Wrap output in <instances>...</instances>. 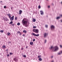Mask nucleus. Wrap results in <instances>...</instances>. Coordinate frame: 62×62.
<instances>
[{
	"mask_svg": "<svg viewBox=\"0 0 62 62\" xmlns=\"http://www.w3.org/2000/svg\"><path fill=\"white\" fill-rule=\"evenodd\" d=\"M54 48V50H53V51H54V52H56V51H58L59 49L58 47L57 46H55Z\"/></svg>",
	"mask_w": 62,
	"mask_h": 62,
	"instance_id": "obj_1",
	"label": "nucleus"
},
{
	"mask_svg": "<svg viewBox=\"0 0 62 62\" xmlns=\"http://www.w3.org/2000/svg\"><path fill=\"white\" fill-rule=\"evenodd\" d=\"M32 31L33 32H35L36 33H39V30L37 29H33Z\"/></svg>",
	"mask_w": 62,
	"mask_h": 62,
	"instance_id": "obj_2",
	"label": "nucleus"
},
{
	"mask_svg": "<svg viewBox=\"0 0 62 62\" xmlns=\"http://www.w3.org/2000/svg\"><path fill=\"white\" fill-rule=\"evenodd\" d=\"M22 24L24 26H25V24H27V21H22Z\"/></svg>",
	"mask_w": 62,
	"mask_h": 62,
	"instance_id": "obj_3",
	"label": "nucleus"
},
{
	"mask_svg": "<svg viewBox=\"0 0 62 62\" xmlns=\"http://www.w3.org/2000/svg\"><path fill=\"white\" fill-rule=\"evenodd\" d=\"M44 38H47L48 37V34L47 33H45L44 34Z\"/></svg>",
	"mask_w": 62,
	"mask_h": 62,
	"instance_id": "obj_4",
	"label": "nucleus"
},
{
	"mask_svg": "<svg viewBox=\"0 0 62 62\" xmlns=\"http://www.w3.org/2000/svg\"><path fill=\"white\" fill-rule=\"evenodd\" d=\"M51 29L52 30H54V28H55V27H54V25H51Z\"/></svg>",
	"mask_w": 62,
	"mask_h": 62,
	"instance_id": "obj_5",
	"label": "nucleus"
},
{
	"mask_svg": "<svg viewBox=\"0 0 62 62\" xmlns=\"http://www.w3.org/2000/svg\"><path fill=\"white\" fill-rule=\"evenodd\" d=\"M32 35L33 36H36V37H38V36H39V34H35L34 33H32Z\"/></svg>",
	"mask_w": 62,
	"mask_h": 62,
	"instance_id": "obj_6",
	"label": "nucleus"
},
{
	"mask_svg": "<svg viewBox=\"0 0 62 62\" xmlns=\"http://www.w3.org/2000/svg\"><path fill=\"white\" fill-rule=\"evenodd\" d=\"M14 16H13L12 17H11L10 19L11 21H13V20H14Z\"/></svg>",
	"mask_w": 62,
	"mask_h": 62,
	"instance_id": "obj_7",
	"label": "nucleus"
},
{
	"mask_svg": "<svg viewBox=\"0 0 62 62\" xmlns=\"http://www.w3.org/2000/svg\"><path fill=\"white\" fill-rule=\"evenodd\" d=\"M40 11L41 15H43L44 14V13L43 12V11Z\"/></svg>",
	"mask_w": 62,
	"mask_h": 62,
	"instance_id": "obj_8",
	"label": "nucleus"
},
{
	"mask_svg": "<svg viewBox=\"0 0 62 62\" xmlns=\"http://www.w3.org/2000/svg\"><path fill=\"white\" fill-rule=\"evenodd\" d=\"M36 19L34 18H32V22H36Z\"/></svg>",
	"mask_w": 62,
	"mask_h": 62,
	"instance_id": "obj_9",
	"label": "nucleus"
},
{
	"mask_svg": "<svg viewBox=\"0 0 62 62\" xmlns=\"http://www.w3.org/2000/svg\"><path fill=\"white\" fill-rule=\"evenodd\" d=\"M19 14H20V15H21V13H22V11L21 10H20L19 11Z\"/></svg>",
	"mask_w": 62,
	"mask_h": 62,
	"instance_id": "obj_10",
	"label": "nucleus"
},
{
	"mask_svg": "<svg viewBox=\"0 0 62 62\" xmlns=\"http://www.w3.org/2000/svg\"><path fill=\"white\" fill-rule=\"evenodd\" d=\"M53 49H54V47H53V46H51L50 48H49V49H50V50Z\"/></svg>",
	"mask_w": 62,
	"mask_h": 62,
	"instance_id": "obj_11",
	"label": "nucleus"
},
{
	"mask_svg": "<svg viewBox=\"0 0 62 62\" xmlns=\"http://www.w3.org/2000/svg\"><path fill=\"white\" fill-rule=\"evenodd\" d=\"M30 44L31 45H32L33 44V42H31L30 43Z\"/></svg>",
	"mask_w": 62,
	"mask_h": 62,
	"instance_id": "obj_12",
	"label": "nucleus"
},
{
	"mask_svg": "<svg viewBox=\"0 0 62 62\" xmlns=\"http://www.w3.org/2000/svg\"><path fill=\"white\" fill-rule=\"evenodd\" d=\"M23 33H26V32H27V31H26L24 30L23 31Z\"/></svg>",
	"mask_w": 62,
	"mask_h": 62,
	"instance_id": "obj_13",
	"label": "nucleus"
},
{
	"mask_svg": "<svg viewBox=\"0 0 62 62\" xmlns=\"http://www.w3.org/2000/svg\"><path fill=\"white\" fill-rule=\"evenodd\" d=\"M7 34L8 36H10V33L9 32H8L7 33Z\"/></svg>",
	"mask_w": 62,
	"mask_h": 62,
	"instance_id": "obj_14",
	"label": "nucleus"
},
{
	"mask_svg": "<svg viewBox=\"0 0 62 62\" xmlns=\"http://www.w3.org/2000/svg\"><path fill=\"white\" fill-rule=\"evenodd\" d=\"M39 61H42V59L41 58H39Z\"/></svg>",
	"mask_w": 62,
	"mask_h": 62,
	"instance_id": "obj_15",
	"label": "nucleus"
},
{
	"mask_svg": "<svg viewBox=\"0 0 62 62\" xmlns=\"http://www.w3.org/2000/svg\"><path fill=\"white\" fill-rule=\"evenodd\" d=\"M60 18V17H57L56 18V19L57 20H58V19H59Z\"/></svg>",
	"mask_w": 62,
	"mask_h": 62,
	"instance_id": "obj_16",
	"label": "nucleus"
},
{
	"mask_svg": "<svg viewBox=\"0 0 62 62\" xmlns=\"http://www.w3.org/2000/svg\"><path fill=\"white\" fill-rule=\"evenodd\" d=\"M13 23V21H11V22H10L9 23V24H12Z\"/></svg>",
	"mask_w": 62,
	"mask_h": 62,
	"instance_id": "obj_17",
	"label": "nucleus"
},
{
	"mask_svg": "<svg viewBox=\"0 0 62 62\" xmlns=\"http://www.w3.org/2000/svg\"><path fill=\"white\" fill-rule=\"evenodd\" d=\"M5 19H6V21H9V20H8V18H7V17H5Z\"/></svg>",
	"mask_w": 62,
	"mask_h": 62,
	"instance_id": "obj_18",
	"label": "nucleus"
},
{
	"mask_svg": "<svg viewBox=\"0 0 62 62\" xmlns=\"http://www.w3.org/2000/svg\"><path fill=\"white\" fill-rule=\"evenodd\" d=\"M0 32L1 33H3V32H4V30H1L0 31Z\"/></svg>",
	"mask_w": 62,
	"mask_h": 62,
	"instance_id": "obj_19",
	"label": "nucleus"
},
{
	"mask_svg": "<svg viewBox=\"0 0 62 62\" xmlns=\"http://www.w3.org/2000/svg\"><path fill=\"white\" fill-rule=\"evenodd\" d=\"M2 47L3 48H6V46L5 45H3V46H2Z\"/></svg>",
	"mask_w": 62,
	"mask_h": 62,
	"instance_id": "obj_20",
	"label": "nucleus"
},
{
	"mask_svg": "<svg viewBox=\"0 0 62 62\" xmlns=\"http://www.w3.org/2000/svg\"><path fill=\"white\" fill-rule=\"evenodd\" d=\"M26 20V18H24L23 20V21H25Z\"/></svg>",
	"mask_w": 62,
	"mask_h": 62,
	"instance_id": "obj_21",
	"label": "nucleus"
},
{
	"mask_svg": "<svg viewBox=\"0 0 62 62\" xmlns=\"http://www.w3.org/2000/svg\"><path fill=\"white\" fill-rule=\"evenodd\" d=\"M17 25H20V23H18L17 24Z\"/></svg>",
	"mask_w": 62,
	"mask_h": 62,
	"instance_id": "obj_22",
	"label": "nucleus"
},
{
	"mask_svg": "<svg viewBox=\"0 0 62 62\" xmlns=\"http://www.w3.org/2000/svg\"><path fill=\"white\" fill-rule=\"evenodd\" d=\"M45 27H46V28H48V25H45Z\"/></svg>",
	"mask_w": 62,
	"mask_h": 62,
	"instance_id": "obj_23",
	"label": "nucleus"
},
{
	"mask_svg": "<svg viewBox=\"0 0 62 62\" xmlns=\"http://www.w3.org/2000/svg\"><path fill=\"white\" fill-rule=\"evenodd\" d=\"M61 52L60 51V52L58 53V54H61Z\"/></svg>",
	"mask_w": 62,
	"mask_h": 62,
	"instance_id": "obj_24",
	"label": "nucleus"
},
{
	"mask_svg": "<svg viewBox=\"0 0 62 62\" xmlns=\"http://www.w3.org/2000/svg\"><path fill=\"white\" fill-rule=\"evenodd\" d=\"M17 17H15V20H16H16H17Z\"/></svg>",
	"mask_w": 62,
	"mask_h": 62,
	"instance_id": "obj_25",
	"label": "nucleus"
},
{
	"mask_svg": "<svg viewBox=\"0 0 62 62\" xmlns=\"http://www.w3.org/2000/svg\"><path fill=\"white\" fill-rule=\"evenodd\" d=\"M9 54H10V55H12V54H12V53H9Z\"/></svg>",
	"mask_w": 62,
	"mask_h": 62,
	"instance_id": "obj_26",
	"label": "nucleus"
},
{
	"mask_svg": "<svg viewBox=\"0 0 62 62\" xmlns=\"http://www.w3.org/2000/svg\"><path fill=\"white\" fill-rule=\"evenodd\" d=\"M9 54H7V57H9Z\"/></svg>",
	"mask_w": 62,
	"mask_h": 62,
	"instance_id": "obj_27",
	"label": "nucleus"
},
{
	"mask_svg": "<svg viewBox=\"0 0 62 62\" xmlns=\"http://www.w3.org/2000/svg\"><path fill=\"white\" fill-rule=\"evenodd\" d=\"M14 24H11V25H12V26H14Z\"/></svg>",
	"mask_w": 62,
	"mask_h": 62,
	"instance_id": "obj_28",
	"label": "nucleus"
},
{
	"mask_svg": "<svg viewBox=\"0 0 62 62\" xmlns=\"http://www.w3.org/2000/svg\"><path fill=\"white\" fill-rule=\"evenodd\" d=\"M36 28V27L35 26H33V28Z\"/></svg>",
	"mask_w": 62,
	"mask_h": 62,
	"instance_id": "obj_29",
	"label": "nucleus"
},
{
	"mask_svg": "<svg viewBox=\"0 0 62 62\" xmlns=\"http://www.w3.org/2000/svg\"><path fill=\"white\" fill-rule=\"evenodd\" d=\"M46 42H47V40H45V43H46Z\"/></svg>",
	"mask_w": 62,
	"mask_h": 62,
	"instance_id": "obj_30",
	"label": "nucleus"
},
{
	"mask_svg": "<svg viewBox=\"0 0 62 62\" xmlns=\"http://www.w3.org/2000/svg\"><path fill=\"white\" fill-rule=\"evenodd\" d=\"M4 8H7V7H6V6H4Z\"/></svg>",
	"mask_w": 62,
	"mask_h": 62,
	"instance_id": "obj_31",
	"label": "nucleus"
},
{
	"mask_svg": "<svg viewBox=\"0 0 62 62\" xmlns=\"http://www.w3.org/2000/svg\"><path fill=\"white\" fill-rule=\"evenodd\" d=\"M51 58H53V56H51Z\"/></svg>",
	"mask_w": 62,
	"mask_h": 62,
	"instance_id": "obj_32",
	"label": "nucleus"
},
{
	"mask_svg": "<svg viewBox=\"0 0 62 62\" xmlns=\"http://www.w3.org/2000/svg\"><path fill=\"white\" fill-rule=\"evenodd\" d=\"M11 10H12V9H13V7H11Z\"/></svg>",
	"mask_w": 62,
	"mask_h": 62,
	"instance_id": "obj_33",
	"label": "nucleus"
},
{
	"mask_svg": "<svg viewBox=\"0 0 62 62\" xmlns=\"http://www.w3.org/2000/svg\"><path fill=\"white\" fill-rule=\"evenodd\" d=\"M23 57H25V58L26 57V55H24L23 56Z\"/></svg>",
	"mask_w": 62,
	"mask_h": 62,
	"instance_id": "obj_34",
	"label": "nucleus"
},
{
	"mask_svg": "<svg viewBox=\"0 0 62 62\" xmlns=\"http://www.w3.org/2000/svg\"><path fill=\"white\" fill-rule=\"evenodd\" d=\"M14 60H15V61H16V58H15L14 59Z\"/></svg>",
	"mask_w": 62,
	"mask_h": 62,
	"instance_id": "obj_35",
	"label": "nucleus"
},
{
	"mask_svg": "<svg viewBox=\"0 0 62 62\" xmlns=\"http://www.w3.org/2000/svg\"><path fill=\"white\" fill-rule=\"evenodd\" d=\"M41 57V55H40V56H39V58H40Z\"/></svg>",
	"mask_w": 62,
	"mask_h": 62,
	"instance_id": "obj_36",
	"label": "nucleus"
},
{
	"mask_svg": "<svg viewBox=\"0 0 62 62\" xmlns=\"http://www.w3.org/2000/svg\"><path fill=\"white\" fill-rule=\"evenodd\" d=\"M41 8V7H40V5H39V8Z\"/></svg>",
	"mask_w": 62,
	"mask_h": 62,
	"instance_id": "obj_37",
	"label": "nucleus"
},
{
	"mask_svg": "<svg viewBox=\"0 0 62 62\" xmlns=\"http://www.w3.org/2000/svg\"><path fill=\"white\" fill-rule=\"evenodd\" d=\"M6 52H7H7H8V49H7V50H6Z\"/></svg>",
	"mask_w": 62,
	"mask_h": 62,
	"instance_id": "obj_38",
	"label": "nucleus"
},
{
	"mask_svg": "<svg viewBox=\"0 0 62 62\" xmlns=\"http://www.w3.org/2000/svg\"><path fill=\"white\" fill-rule=\"evenodd\" d=\"M33 41H35V39H34L33 40Z\"/></svg>",
	"mask_w": 62,
	"mask_h": 62,
	"instance_id": "obj_39",
	"label": "nucleus"
},
{
	"mask_svg": "<svg viewBox=\"0 0 62 62\" xmlns=\"http://www.w3.org/2000/svg\"><path fill=\"white\" fill-rule=\"evenodd\" d=\"M9 17L10 19V18H11V16H9Z\"/></svg>",
	"mask_w": 62,
	"mask_h": 62,
	"instance_id": "obj_40",
	"label": "nucleus"
},
{
	"mask_svg": "<svg viewBox=\"0 0 62 62\" xmlns=\"http://www.w3.org/2000/svg\"><path fill=\"white\" fill-rule=\"evenodd\" d=\"M21 50H23V48H21Z\"/></svg>",
	"mask_w": 62,
	"mask_h": 62,
	"instance_id": "obj_41",
	"label": "nucleus"
},
{
	"mask_svg": "<svg viewBox=\"0 0 62 62\" xmlns=\"http://www.w3.org/2000/svg\"><path fill=\"white\" fill-rule=\"evenodd\" d=\"M23 37H24V36H25V34H23Z\"/></svg>",
	"mask_w": 62,
	"mask_h": 62,
	"instance_id": "obj_42",
	"label": "nucleus"
},
{
	"mask_svg": "<svg viewBox=\"0 0 62 62\" xmlns=\"http://www.w3.org/2000/svg\"><path fill=\"white\" fill-rule=\"evenodd\" d=\"M25 26L26 27H27V25H26H26H25Z\"/></svg>",
	"mask_w": 62,
	"mask_h": 62,
	"instance_id": "obj_43",
	"label": "nucleus"
},
{
	"mask_svg": "<svg viewBox=\"0 0 62 62\" xmlns=\"http://www.w3.org/2000/svg\"><path fill=\"white\" fill-rule=\"evenodd\" d=\"M3 19L4 20H6V17H5V18L3 17Z\"/></svg>",
	"mask_w": 62,
	"mask_h": 62,
	"instance_id": "obj_44",
	"label": "nucleus"
},
{
	"mask_svg": "<svg viewBox=\"0 0 62 62\" xmlns=\"http://www.w3.org/2000/svg\"><path fill=\"white\" fill-rule=\"evenodd\" d=\"M10 16V14H8V16Z\"/></svg>",
	"mask_w": 62,
	"mask_h": 62,
	"instance_id": "obj_45",
	"label": "nucleus"
},
{
	"mask_svg": "<svg viewBox=\"0 0 62 62\" xmlns=\"http://www.w3.org/2000/svg\"><path fill=\"white\" fill-rule=\"evenodd\" d=\"M60 47L61 48H62V46L61 45H60Z\"/></svg>",
	"mask_w": 62,
	"mask_h": 62,
	"instance_id": "obj_46",
	"label": "nucleus"
},
{
	"mask_svg": "<svg viewBox=\"0 0 62 62\" xmlns=\"http://www.w3.org/2000/svg\"><path fill=\"white\" fill-rule=\"evenodd\" d=\"M48 8H50V6H48Z\"/></svg>",
	"mask_w": 62,
	"mask_h": 62,
	"instance_id": "obj_47",
	"label": "nucleus"
},
{
	"mask_svg": "<svg viewBox=\"0 0 62 62\" xmlns=\"http://www.w3.org/2000/svg\"><path fill=\"white\" fill-rule=\"evenodd\" d=\"M17 34H18V33L19 34V31H17Z\"/></svg>",
	"mask_w": 62,
	"mask_h": 62,
	"instance_id": "obj_48",
	"label": "nucleus"
},
{
	"mask_svg": "<svg viewBox=\"0 0 62 62\" xmlns=\"http://www.w3.org/2000/svg\"><path fill=\"white\" fill-rule=\"evenodd\" d=\"M52 5L53 6H54V3H52Z\"/></svg>",
	"mask_w": 62,
	"mask_h": 62,
	"instance_id": "obj_49",
	"label": "nucleus"
},
{
	"mask_svg": "<svg viewBox=\"0 0 62 62\" xmlns=\"http://www.w3.org/2000/svg\"><path fill=\"white\" fill-rule=\"evenodd\" d=\"M51 62H54V61H53Z\"/></svg>",
	"mask_w": 62,
	"mask_h": 62,
	"instance_id": "obj_50",
	"label": "nucleus"
},
{
	"mask_svg": "<svg viewBox=\"0 0 62 62\" xmlns=\"http://www.w3.org/2000/svg\"><path fill=\"white\" fill-rule=\"evenodd\" d=\"M60 52H61V53H62V51H61Z\"/></svg>",
	"mask_w": 62,
	"mask_h": 62,
	"instance_id": "obj_51",
	"label": "nucleus"
},
{
	"mask_svg": "<svg viewBox=\"0 0 62 62\" xmlns=\"http://www.w3.org/2000/svg\"><path fill=\"white\" fill-rule=\"evenodd\" d=\"M28 47L27 46H26V48H28Z\"/></svg>",
	"mask_w": 62,
	"mask_h": 62,
	"instance_id": "obj_52",
	"label": "nucleus"
},
{
	"mask_svg": "<svg viewBox=\"0 0 62 62\" xmlns=\"http://www.w3.org/2000/svg\"><path fill=\"white\" fill-rule=\"evenodd\" d=\"M20 35H22V34L21 33H20Z\"/></svg>",
	"mask_w": 62,
	"mask_h": 62,
	"instance_id": "obj_53",
	"label": "nucleus"
},
{
	"mask_svg": "<svg viewBox=\"0 0 62 62\" xmlns=\"http://www.w3.org/2000/svg\"><path fill=\"white\" fill-rule=\"evenodd\" d=\"M7 54H8V52H6Z\"/></svg>",
	"mask_w": 62,
	"mask_h": 62,
	"instance_id": "obj_54",
	"label": "nucleus"
},
{
	"mask_svg": "<svg viewBox=\"0 0 62 62\" xmlns=\"http://www.w3.org/2000/svg\"><path fill=\"white\" fill-rule=\"evenodd\" d=\"M9 43H11V42H9Z\"/></svg>",
	"mask_w": 62,
	"mask_h": 62,
	"instance_id": "obj_55",
	"label": "nucleus"
},
{
	"mask_svg": "<svg viewBox=\"0 0 62 62\" xmlns=\"http://www.w3.org/2000/svg\"><path fill=\"white\" fill-rule=\"evenodd\" d=\"M20 31H19V34H20Z\"/></svg>",
	"mask_w": 62,
	"mask_h": 62,
	"instance_id": "obj_56",
	"label": "nucleus"
},
{
	"mask_svg": "<svg viewBox=\"0 0 62 62\" xmlns=\"http://www.w3.org/2000/svg\"><path fill=\"white\" fill-rule=\"evenodd\" d=\"M1 2H2V1H0V3H1Z\"/></svg>",
	"mask_w": 62,
	"mask_h": 62,
	"instance_id": "obj_57",
	"label": "nucleus"
},
{
	"mask_svg": "<svg viewBox=\"0 0 62 62\" xmlns=\"http://www.w3.org/2000/svg\"><path fill=\"white\" fill-rule=\"evenodd\" d=\"M38 58H39V56H38Z\"/></svg>",
	"mask_w": 62,
	"mask_h": 62,
	"instance_id": "obj_58",
	"label": "nucleus"
},
{
	"mask_svg": "<svg viewBox=\"0 0 62 62\" xmlns=\"http://www.w3.org/2000/svg\"><path fill=\"white\" fill-rule=\"evenodd\" d=\"M38 8H39V6H38Z\"/></svg>",
	"mask_w": 62,
	"mask_h": 62,
	"instance_id": "obj_59",
	"label": "nucleus"
},
{
	"mask_svg": "<svg viewBox=\"0 0 62 62\" xmlns=\"http://www.w3.org/2000/svg\"><path fill=\"white\" fill-rule=\"evenodd\" d=\"M7 16H8V14H7Z\"/></svg>",
	"mask_w": 62,
	"mask_h": 62,
	"instance_id": "obj_60",
	"label": "nucleus"
},
{
	"mask_svg": "<svg viewBox=\"0 0 62 62\" xmlns=\"http://www.w3.org/2000/svg\"><path fill=\"white\" fill-rule=\"evenodd\" d=\"M46 17H48V16H46Z\"/></svg>",
	"mask_w": 62,
	"mask_h": 62,
	"instance_id": "obj_61",
	"label": "nucleus"
},
{
	"mask_svg": "<svg viewBox=\"0 0 62 62\" xmlns=\"http://www.w3.org/2000/svg\"><path fill=\"white\" fill-rule=\"evenodd\" d=\"M46 0V1H48V0Z\"/></svg>",
	"mask_w": 62,
	"mask_h": 62,
	"instance_id": "obj_62",
	"label": "nucleus"
},
{
	"mask_svg": "<svg viewBox=\"0 0 62 62\" xmlns=\"http://www.w3.org/2000/svg\"><path fill=\"white\" fill-rule=\"evenodd\" d=\"M38 59V60H39V59Z\"/></svg>",
	"mask_w": 62,
	"mask_h": 62,
	"instance_id": "obj_63",
	"label": "nucleus"
},
{
	"mask_svg": "<svg viewBox=\"0 0 62 62\" xmlns=\"http://www.w3.org/2000/svg\"><path fill=\"white\" fill-rule=\"evenodd\" d=\"M4 21H5V20H4Z\"/></svg>",
	"mask_w": 62,
	"mask_h": 62,
	"instance_id": "obj_64",
	"label": "nucleus"
}]
</instances>
